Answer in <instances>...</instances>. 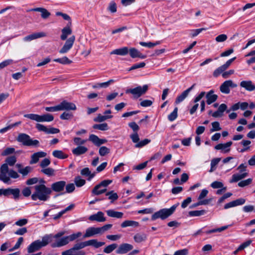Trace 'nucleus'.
<instances>
[{"instance_id":"obj_1","label":"nucleus","mask_w":255,"mask_h":255,"mask_svg":"<svg viewBox=\"0 0 255 255\" xmlns=\"http://www.w3.org/2000/svg\"><path fill=\"white\" fill-rule=\"evenodd\" d=\"M41 182L42 184L34 186L35 191L31 195L32 200L36 201L38 199L40 201H46L50 198V195L52 192L51 189L45 185L44 180H42Z\"/></svg>"},{"instance_id":"obj_2","label":"nucleus","mask_w":255,"mask_h":255,"mask_svg":"<svg viewBox=\"0 0 255 255\" xmlns=\"http://www.w3.org/2000/svg\"><path fill=\"white\" fill-rule=\"evenodd\" d=\"M52 235H46L42 238V240H37L31 243L27 247V252L29 254L39 251L42 247L46 246L51 241Z\"/></svg>"},{"instance_id":"obj_3","label":"nucleus","mask_w":255,"mask_h":255,"mask_svg":"<svg viewBox=\"0 0 255 255\" xmlns=\"http://www.w3.org/2000/svg\"><path fill=\"white\" fill-rule=\"evenodd\" d=\"M19 177L18 173L13 169L9 170L6 164H2L0 166V181L6 184L10 183V178H18Z\"/></svg>"},{"instance_id":"obj_4","label":"nucleus","mask_w":255,"mask_h":255,"mask_svg":"<svg viewBox=\"0 0 255 255\" xmlns=\"http://www.w3.org/2000/svg\"><path fill=\"white\" fill-rule=\"evenodd\" d=\"M178 206V203L173 205L170 208H163L155 212L151 216V220L154 221L157 219H166L174 212Z\"/></svg>"},{"instance_id":"obj_5","label":"nucleus","mask_w":255,"mask_h":255,"mask_svg":"<svg viewBox=\"0 0 255 255\" xmlns=\"http://www.w3.org/2000/svg\"><path fill=\"white\" fill-rule=\"evenodd\" d=\"M178 206V203L173 205L170 208H163L155 212L151 216V220L154 221L157 219H166L174 212Z\"/></svg>"},{"instance_id":"obj_6","label":"nucleus","mask_w":255,"mask_h":255,"mask_svg":"<svg viewBox=\"0 0 255 255\" xmlns=\"http://www.w3.org/2000/svg\"><path fill=\"white\" fill-rule=\"evenodd\" d=\"M18 142H20L24 146H38L39 142L38 140H33L30 136L26 133H19L16 138Z\"/></svg>"},{"instance_id":"obj_7","label":"nucleus","mask_w":255,"mask_h":255,"mask_svg":"<svg viewBox=\"0 0 255 255\" xmlns=\"http://www.w3.org/2000/svg\"><path fill=\"white\" fill-rule=\"evenodd\" d=\"M24 117L37 122H49L54 120V117L49 114L39 115L34 114H28L24 115Z\"/></svg>"},{"instance_id":"obj_8","label":"nucleus","mask_w":255,"mask_h":255,"mask_svg":"<svg viewBox=\"0 0 255 255\" xmlns=\"http://www.w3.org/2000/svg\"><path fill=\"white\" fill-rule=\"evenodd\" d=\"M112 182L111 180H104L95 186L92 191L94 195H99L107 191V187Z\"/></svg>"},{"instance_id":"obj_9","label":"nucleus","mask_w":255,"mask_h":255,"mask_svg":"<svg viewBox=\"0 0 255 255\" xmlns=\"http://www.w3.org/2000/svg\"><path fill=\"white\" fill-rule=\"evenodd\" d=\"M148 89V86L144 85L142 87L138 86L133 89H128L126 90V93H130L135 98H138L146 93Z\"/></svg>"},{"instance_id":"obj_10","label":"nucleus","mask_w":255,"mask_h":255,"mask_svg":"<svg viewBox=\"0 0 255 255\" xmlns=\"http://www.w3.org/2000/svg\"><path fill=\"white\" fill-rule=\"evenodd\" d=\"M75 40V36L74 35L71 36L66 41L64 45L59 50V52L60 54H64L68 52L72 47Z\"/></svg>"},{"instance_id":"obj_11","label":"nucleus","mask_w":255,"mask_h":255,"mask_svg":"<svg viewBox=\"0 0 255 255\" xmlns=\"http://www.w3.org/2000/svg\"><path fill=\"white\" fill-rule=\"evenodd\" d=\"M236 87H237V85L234 83L232 80H229L225 81L220 86V90L222 93L228 94L230 92V87L236 88Z\"/></svg>"},{"instance_id":"obj_12","label":"nucleus","mask_w":255,"mask_h":255,"mask_svg":"<svg viewBox=\"0 0 255 255\" xmlns=\"http://www.w3.org/2000/svg\"><path fill=\"white\" fill-rule=\"evenodd\" d=\"M65 186V181H59L52 183L50 189L55 192H61L64 191Z\"/></svg>"},{"instance_id":"obj_13","label":"nucleus","mask_w":255,"mask_h":255,"mask_svg":"<svg viewBox=\"0 0 255 255\" xmlns=\"http://www.w3.org/2000/svg\"><path fill=\"white\" fill-rule=\"evenodd\" d=\"M89 140L97 146H100L107 142L106 139L100 138L97 135L94 134L89 135Z\"/></svg>"},{"instance_id":"obj_14","label":"nucleus","mask_w":255,"mask_h":255,"mask_svg":"<svg viewBox=\"0 0 255 255\" xmlns=\"http://www.w3.org/2000/svg\"><path fill=\"white\" fill-rule=\"evenodd\" d=\"M58 105L60 111L76 110V106L74 103L69 102L66 100L62 101Z\"/></svg>"},{"instance_id":"obj_15","label":"nucleus","mask_w":255,"mask_h":255,"mask_svg":"<svg viewBox=\"0 0 255 255\" xmlns=\"http://www.w3.org/2000/svg\"><path fill=\"white\" fill-rule=\"evenodd\" d=\"M133 246L128 244L124 243L120 245L116 252L117 254H125L133 249Z\"/></svg>"},{"instance_id":"obj_16","label":"nucleus","mask_w":255,"mask_h":255,"mask_svg":"<svg viewBox=\"0 0 255 255\" xmlns=\"http://www.w3.org/2000/svg\"><path fill=\"white\" fill-rule=\"evenodd\" d=\"M47 153L44 151H38L35 152L31 155V159L29 161L30 164H33L37 163L39 158L45 157Z\"/></svg>"},{"instance_id":"obj_17","label":"nucleus","mask_w":255,"mask_h":255,"mask_svg":"<svg viewBox=\"0 0 255 255\" xmlns=\"http://www.w3.org/2000/svg\"><path fill=\"white\" fill-rule=\"evenodd\" d=\"M46 36V33L43 32H36L24 37L23 40L24 41L28 42Z\"/></svg>"},{"instance_id":"obj_18","label":"nucleus","mask_w":255,"mask_h":255,"mask_svg":"<svg viewBox=\"0 0 255 255\" xmlns=\"http://www.w3.org/2000/svg\"><path fill=\"white\" fill-rule=\"evenodd\" d=\"M240 86L250 92L255 90V84L251 80L242 81Z\"/></svg>"},{"instance_id":"obj_19","label":"nucleus","mask_w":255,"mask_h":255,"mask_svg":"<svg viewBox=\"0 0 255 255\" xmlns=\"http://www.w3.org/2000/svg\"><path fill=\"white\" fill-rule=\"evenodd\" d=\"M245 202L246 200L245 199L239 198L225 204L224 206V209H227L237 206L242 205H243Z\"/></svg>"},{"instance_id":"obj_20","label":"nucleus","mask_w":255,"mask_h":255,"mask_svg":"<svg viewBox=\"0 0 255 255\" xmlns=\"http://www.w3.org/2000/svg\"><path fill=\"white\" fill-rule=\"evenodd\" d=\"M89 219L92 221H95L98 222H103L106 220L104 217V214L101 211H99L96 214L91 215L89 217Z\"/></svg>"},{"instance_id":"obj_21","label":"nucleus","mask_w":255,"mask_h":255,"mask_svg":"<svg viewBox=\"0 0 255 255\" xmlns=\"http://www.w3.org/2000/svg\"><path fill=\"white\" fill-rule=\"evenodd\" d=\"M195 85V84H194L191 87L185 90L181 95L178 96L176 99L175 103L178 104L182 102L187 97L189 92L193 89Z\"/></svg>"},{"instance_id":"obj_22","label":"nucleus","mask_w":255,"mask_h":255,"mask_svg":"<svg viewBox=\"0 0 255 255\" xmlns=\"http://www.w3.org/2000/svg\"><path fill=\"white\" fill-rule=\"evenodd\" d=\"M98 234H101L99 227H98V228L90 227V228H88L86 230V233L84 235V238L91 237L95 235H98Z\"/></svg>"},{"instance_id":"obj_23","label":"nucleus","mask_w":255,"mask_h":255,"mask_svg":"<svg viewBox=\"0 0 255 255\" xmlns=\"http://www.w3.org/2000/svg\"><path fill=\"white\" fill-rule=\"evenodd\" d=\"M20 190L18 188H8L6 189V196H8L10 195L13 196V198L14 200L18 199L20 195Z\"/></svg>"},{"instance_id":"obj_24","label":"nucleus","mask_w":255,"mask_h":255,"mask_svg":"<svg viewBox=\"0 0 255 255\" xmlns=\"http://www.w3.org/2000/svg\"><path fill=\"white\" fill-rule=\"evenodd\" d=\"M232 144V141H229L225 143H219L215 146V148L217 150H222L223 152L226 153L230 150V147Z\"/></svg>"},{"instance_id":"obj_25","label":"nucleus","mask_w":255,"mask_h":255,"mask_svg":"<svg viewBox=\"0 0 255 255\" xmlns=\"http://www.w3.org/2000/svg\"><path fill=\"white\" fill-rule=\"evenodd\" d=\"M69 241L67 236L64 237L61 239L57 240L55 243L51 244L52 248H59L67 245L69 243Z\"/></svg>"},{"instance_id":"obj_26","label":"nucleus","mask_w":255,"mask_h":255,"mask_svg":"<svg viewBox=\"0 0 255 255\" xmlns=\"http://www.w3.org/2000/svg\"><path fill=\"white\" fill-rule=\"evenodd\" d=\"M71 25V22H69L68 25L65 27H64L62 30V34L61 35L60 38L62 40H65L67 39L68 35H70L72 33V29L70 28V26Z\"/></svg>"},{"instance_id":"obj_27","label":"nucleus","mask_w":255,"mask_h":255,"mask_svg":"<svg viewBox=\"0 0 255 255\" xmlns=\"http://www.w3.org/2000/svg\"><path fill=\"white\" fill-rule=\"evenodd\" d=\"M128 53L130 57L132 58H140L141 59H144L146 56L141 53L137 49L134 48H131L128 49Z\"/></svg>"},{"instance_id":"obj_28","label":"nucleus","mask_w":255,"mask_h":255,"mask_svg":"<svg viewBox=\"0 0 255 255\" xmlns=\"http://www.w3.org/2000/svg\"><path fill=\"white\" fill-rule=\"evenodd\" d=\"M227 106L225 104H221L218 110L212 114V116L214 118L221 117L223 116L224 112L227 110Z\"/></svg>"},{"instance_id":"obj_29","label":"nucleus","mask_w":255,"mask_h":255,"mask_svg":"<svg viewBox=\"0 0 255 255\" xmlns=\"http://www.w3.org/2000/svg\"><path fill=\"white\" fill-rule=\"evenodd\" d=\"M214 93V91L212 90L206 94V102L208 105H211L217 100L218 96Z\"/></svg>"},{"instance_id":"obj_30","label":"nucleus","mask_w":255,"mask_h":255,"mask_svg":"<svg viewBox=\"0 0 255 255\" xmlns=\"http://www.w3.org/2000/svg\"><path fill=\"white\" fill-rule=\"evenodd\" d=\"M88 151V148L84 146H78L72 149V153L76 155L79 156L85 153Z\"/></svg>"},{"instance_id":"obj_31","label":"nucleus","mask_w":255,"mask_h":255,"mask_svg":"<svg viewBox=\"0 0 255 255\" xmlns=\"http://www.w3.org/2000/svg\"><path fill=\"white\" fill-rule=\"evenodd\" d=\"M128 53V48L127 47H124L121 48L116 49L111 52V54H117L124 56Z\"/></svg>"},{"instance_id":"obj_32","label":"nucleus","mask_w":255,"mask_h":255,"mask_svg":"<svg viewBox=\"0 0 255 255\" xmlns=\"http://www.w3.org/2000/svg\"><path fill=\"white\" fill-rule=\"evenodd\" d=\"M108 216L118 219H121L123 218L124 213L121 212L116 211L114 210H109L106 211Z\"/></svg>"},{"instance_id":"obj_33","label":"nucleus","mask_w":255,"mask_h":255,"mask_svg":"<svg viewBox=\"0 0 255 255\" xmlns=\"http://www.w3.org/2000/svg\"><path fill=\"white\" fill-rule=\"evenodd\" d=\"M248 175V173H242L241 174H234L232 175V179L230 180V183L237 182L238 181L245 178Z\"/></svg>"},{"instance_id":"obj_34","label":"nucleus","mask_w":255,"mask_h":255,"mask_svg":"<svg viewBox=\"0 0 255 255\" xmlns=\"http://www.w3.org/2000/svg\"><path fill=\"white\" fill-rule=\"evenodd\" d=\"M112 115H102L101 114H99L93 119V121L95 122L102 123L108 119H112Z\"/></svg>"},{"instance_id":"obj_35","label":"nucleus","mask_w":255,"mask_h":255,"mask_svg":"<svg viewBox=\"0 0 255 255\" xmlns=\"http://www.w3.org/2000/svg\"><path fill=\"white\" fill-rule=\"evenodd\" d=\"M122 228H126L128 227H137L139 226V223L137 222L131 220H126L121 224Z\"/></svg>"},{"instance_id":"obj_36","label":"nucleus","mask_w":255,"mask_h":255,"mask_svg":"<svg viewBox=\"0 0 255 255\" xmlns=\"http://www.w3.org/2000/svg\"><path fill=\"white\" fill-rule=\"evenodd\" d=\"M31 10L41 12V17L44 19L48 18L50 15V13L47 9L44 8L37 7L33 8Z\"/></svg>"},{"instance_id":"obj_37","label":"nucleus","mask_w":255,"mask_h":255,"mask_svg":"<svg viewBox=\"0 0 255 255\" xmlns=\"http://www.w3.org/2000/svg\"><path fill=\"white\" fill-rule=\"evenodd\" d=\"M87 246H92L95 248H99L105 245V242H98L96 239H92L87 241Z\"/></svg>"},{"instance_id":"obj_38","label":"nucleus","mask_w":255,"mask_h":255,"mask_svg":"<svg viewBox=\"0 0 255 255\" xmlns=\"http://www.w3.org/2000/svg\"><path fill=\"white\" fill-rule=\"evenodd\" d=\"M52 155L54 157L59 159L67 158L68 155L64 153L62 150H55L52 152Z\"/></svg>"},{"instance_id":"obj_39","label":"nucleus","mask_w":255,"mask_h":255,"mask_svg":"<svg viewBox=\"0 0 255 255\" xmlns=\"http://www.w3.org/2000/svg\"><path fill=\"white\" fill-rule=\"evenodd\" d=\"M115 82L114 80L110 79L107 82H103V83H97L95 85L93 86V88H106L109 86V85L114 83Z\"/></svg>"},{"instance_id":"obj_40","label":"nucleus","mask_w":255,"mask_h":255,"mask_svg":"<svg viewBox=\"0 0 255 255\" xmlns=\"http://www.w3.org/2000/svg\"><path fill=\"white\" fill-rule=\"evenodd\" d=\"M146 239V235L144 234L138 233L135 234L133 237L134 241L137 243L145 241Z\"/></svg>"},{"instance_id":"obj_41","label":"nucleus","mask_w":255,"mask_h":255,"mask_svg":"<svg viewBox=\"0 0 255 255\" xmlns=\"http://www.w3.org/2000/svg\"><path fill=\"white\" fill-rule=\"evenodd\" d=\"M81 174L83 176H88V180H90L95 176V173H91L89 168L85 167L81 170Z\"/></svg>"},{"instance_id":"obj_42","label":"nucleus","mask_w":255,"mask_h":255,"mask_svg":"<svg viewBox=\"0 0 255 255\" xmlns=\"http://www.w3.org/2000/svg\"><path fill=\"white\" fill-rule=\"evenodd\" d=\"M92 128L95 129H99L102 131L107 130L109 129L108 125L107 123H104L100 124H95Z\"/></svg>"},{"instance_id":"obj_43","label":"nucleus","mask_w":255,"mask_h":255,"mask_svg":"<svg viewBox=\"0 0 255 255\" xmlns=\"http://www.w3.org/2000/svg\"><path fill=\"white\" fill-rule=\"evenodd\" d=\"M5 162L4 164H6L8 167V165L12 166L16 162V157L14 155L8 156L5 159Z\"/></svg>"},{"instance_id":"obj_44","label":"nucleus","mask_w":255,"mask_h":255,"mask_svg":"<svg viewBox=\"0 0 255 255\" xmlns=\"http://www.w3.org/2000/svg\"><path fill=\"white\" fill-rule=\"evenodd\" d=\"M32 170V167L30 166H27L19 170V173L21 174L23 177H25L30 173Z\"/></svg>"},{"instance_id":"obj_45","label":"nucleus","mask_w":255,"mask_h":255,"mask_svg":"<svg viewBox=\"0 0 255 255\" xmlns=\"http://www.w3.org/2000/svg\"><path fill=\"white\" fill-rule=\"evenodd\" d=\"M118 247L117 244L114 243L105 247L103 252L106 254H110Z\"/></svg>"},{"instance_id":"obj_46","label":"nucleus","mask_w":255,"mask_h":255,"mask_svg":"<svg viewBox=\"0 0 255 255\" xmlns=\"http://www.w3.org/2000/svg\"><path fill=\"white\" fill-rule=\"evenodd\" d=\"M53 61L62 64H69L72 62V61L69 59L66 56H64L61 58L55 59Z\"/></svg>"},{"instance_id":"obj_47","label":"nucleus","mask_w":255,"mask_h":255,"mask_svg":"<svg viewBox=\"0 0 255 255\" xmlns=\"http://www.w3.org/2000/svg\"><path fill=\"white\" fill-rule=\"evenodd\" d=\"M160 43V41H156L155 42H140L139 44L142 46L147 47L148 48H152Z\"/></svg>"},{"instance_id":"obj_48","label":"nucleus","mask_w":255,"mask_h":255,"mask_svg":"<svg viewBox=\"0 0 255 255\" xmlns=\"http://www.w3.org/2000/svg\"><path fill=\"white\" fill-rule=\"evenodd\" d=\"M106 196H108L109 199L111 200V202L117 200L118 199V195L116 193H115L113 191H111L107 192L106 194Z\"/></svg>"},{"instance_id":"obj_49","label":"nucleus","mask_w":255,"mask_h":255,"mask_svg":"<svg viewBox=\"0 0 255 255\" xmlns=\"http://www.w3.org/2000/svg\"><path fill=\"white\" fill-rule=\"evenodd\" d=\"M205 213L206 211L204 210H195L189 212V215L191 217H198L203 215Z\"/></svg>"},{"instance_id":"obj_50","label":"nucleus","mask_w":255,"mask_h":255,"mask_svg":"<svg viewBox=\"0 0 255 255\" xmlns=\"http://www.w3.org/2000/svg\"><path fill=\"white\" fill-rule=\"evenodd\" d=\"M110 152V149L105 146H102L100 147L99 150V153L102 156H104Z\"/></svg>"},{"instance_id":"obj_51","label":"nucleus","mask_w":255,"mask_h":255,"mask_svg":"<svg viewBox=\"0 0 255 255\" xmlns=\"http://www.w3.org/2000/svg\"><path fill=\"white\" fill-rule=\"evenodd\" d=\"M15 152V148L13 147H7L1 153L3 156H7Z\"/></svg>"},{"instance_id":"obj_52","label":"nucleus","mask_w":255,"mask_h":255,"mask_svg":"<svg viewBox=\"0 0 255 255\" xmlns=\"http://www.w3.org/2000/svg\"><path fill=\"white\" fill-rule=\"evenodd\" d=\"M220 160V158H214L211 160V169L209 171L210 172L214 171L216 169V166L219 163Z\"/></svg>"},{"instance_id":"obj_53","label":"nucleus","mask_w":255,"mask_h":255,"mask_svg":"<svg viewBox=\"0 0 255 255\" xmlns=\"http://www.w3.org/2000/svg\"><path fill=\"white\" fill-rule=\"evenodd\" d=\"M75 183L77 187H82L86 183V181L82 179L80 176H77L74 179Z\"/></svg>"},{"instance_id":"obj_54","label":"nucleus","mask_w":255,"mask_h":255,"mask_svg":"<svg viewBox=\"0 0 255 255\" xmlns=\"http://www.w3.org/2000/svg\"><path fill=\"white\" fill-rule=\"evenodd\" d=\"M177 111L178 108L177 107H175L173 111L168 116V120L169 121L173 122L177 118L178 115Z\"/></svg>"},{"instance_id":"obj_55","label":"nucleus","mask_w":255,"mask_h":255,"mask_svg":"<svg viewBox=\"0 0 255 255\" xmlns=\"http://www.w3.org/2000/svg\"><path fill=\"white\" fill-rule=\"evenodd\" d=\"M87 246H87V241H85L84 242H81V243L76 244L73 246V248L74 250H75V251H78L79 250L83 249L85 247H87Z\"/></svg>"},{"instance_id":"obj_56","label":"nucleus","mask_w":255,"mask_h":255,"mask_svg":"<svg viewBox=\"0 0 255 255\" xmlns=\"http://www.w3.org/2000/svg\"><path fill=\"white\" fill-rule=\"evenodd\" d=\"M150 142V140L148 139L147 138L144 139L140 141H138V143H137L135 145V147L136 148H140L142 147L148 143H149Z\"/></svg>"},{"instance_id":"obj_57","label":"nucleus","mask_w":255,"mask_h":255,"mask_svg":"<svg viewBox=\"0 0 255 255\" xmlns=\"http://www.w3.org/2000/svg\"><path fill=\"white\" fill-rule=\"evenodd\" d=\"M207 30V28H201L199 29H192L191 30V33L190 36L192 37H195L197 36L200 32L204 30Z\"/></svg>"},{"instance_id":"obj_58","label":"nucleus","mask_w":255,"mask_h":255,"mask_svg":"<svg viewBox=\"0 0 255 255\" xmlns=\"http://www.w3.org/2000/svg\"><path fill=\"white\" fill-rule=\"evenodd\" d=\"M226 70L225 69V68L223 67V66L222 65L221 66L218 67L217 69H216L213 72V76L215 77H218L221 74H222L223 73H224V72Z\"/></svg>"},{"instance_id":"obj_59","label":"nucleus","mask_w":255,"mask_h":255,"mask_svg":"<svg viewBox=\"0 0 255 255\" xmlns=\"http://www.w3.org/2000/svg\"><path fill=\"white\" fill-rule=\"evenodd\" d=\"M23 242V238L22 237L19 238L14 247L11 249H10L9 251L11 252L18 249L20 247V245L22 244Z\"/></svg>"},{"instance_id":"obj_60","label":"nucleus","mask_w":255,"mask_h":255,"mask_svg":"<svg viewBox=\"0 0 255 255\" xmlns=\"http://www.w3.org/2000/svg\"><path fill=\"white\" fill-rule=\"evenodd\" d=\"M73 141L75 143V144L77 145H81L85 144L86 142L87 141V140L86 139H82L80 137H76L73 138Z\"/></svg>"},{"instance_id":"obj_61","label":"nucleus","mask_w":255,"mask_h":255,"mask_svg":"<svg viewBox=\"0 0 255 255\" xmlns=\"http://www.w3.org/2000/svg\"><path fill=\"white\" fill-rule=\"evenodd\" d=\"M252 182V179L249 178L245 180H243L238 183V186L241 187H244L250 184Z\"/></svg>"},{"instance_id":"obj_62","label":"nucleus","mask_w":255,"mask_h":255,"mask_svg":"<svg viewBox=\"0 0 255 255\" xmlns=\"http://www.w3.org/2000/svg\"><path fill=\"white\" fill-rule=\"evenodd\" d=\"M65 188L66 189V192L68 193L73 192L75 189V185L73 183L66 184Z\"/></svg>"},{"instance_id":"obj_63","label":"nucleus","mask_w":255,"mask_h":255,"mask_svg":"<svg viewBox=\"0 0 255 255\" xmlns=\"http://www.w3.org/2000/svg\"><path fill=\"white\" fill-rule=\"evenodd\" d=\"M212 128L211 129V131H219L221 129L220 124L218 122H214L212 123Z\"/></svg>"},{"instance_id":"obj_64","label":"nucleus","mask_w":255,"mask_h":255,"mask_svg":"<svg viewBox=\"0 0 255 255\" xmlns=\"http://www.w3.org/2000/svg\"><path fill=\"white\" fill-rule=\"evenodd\" d=\"M41 172L48 176H52L54 174V170L51 168H43Z\"/></svg>"}]
</instances>
